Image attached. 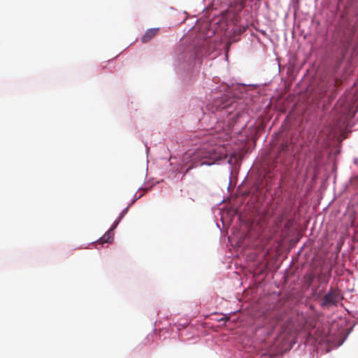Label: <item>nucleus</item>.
Segmentation results:
<instances>
[{
    "label": "nucleus",
    "mask_w": 358,
    "mask_h": 358,
    "mask_svg": "<svg viewBox=\"0 0 358 358\" xmlns=\"http://www.w3.org/2000/svg\"><path fill=\"white\" fill-rule=\"evenodd\" d=\"M208 108L212 113L220 110L223 116L226 115L229 129H232L244 115L243 105L229 94L215 98Z\"/></svg>",
    "instance_id": "nucleus-1"
},
{
    "label": "nucleus",
    "mask_w": 358,
    "mask_h": 358,
    "mask_svg": "<svg viewBox=\"0 0 358 358\" xmlns=\"http://www.w3.org/2000/svg\"><path fill=\"white\" fill-rule=\"evenodd\" d=\"M227 154L221 147H208L206 149L197 150L193 157V165L189 167L187 172L194 167L202 165H212L215 162L225 159Z\"/></svg>",
    "instance_id": "nucleus-2"
},
{
    "label": "nucleus",
    "mask_w": 358,
    "mask_h": 358,
    "mask_svg": "<svg viewBox=\"0 0 358 358\" xmlns=\"http://www.w3.org/2000/svg\"><path fill=\"white\" fill-rule=\"evenodd\" d=\"M341 299L340 291L331 288L329 291L324 296L321 302L322 307H330L336 306L339 301Z\"/></svg>",
    "instance_id": "nucleus-3"
},
{
    "label": "nucleus",
    "mask_w": 358,
    "mask_h": 358,
    "mask_svg": "<svg viewBox=\"0 0 358 358\" xmlns=\"http://www.w3.org/2000/svg\"><path fill=\"white\" fill-rule=\"evenodd\" d=\"M118 224V222H115L112 227L98 241V243L100 244H103L104 243H111L113 238L112 231L117 227Z\"/></svg>",
    "instance_id": "nucleus-4"
},
{
    "label": "nucleus",
    "mask_w": 358,
    "mask_h": 358,
    "mask_svg": "<svg viewBox=\"0 0 358 358\" xmlns=\"http://www.w3.org/2000/svg\"><path fill=\"white\" fill-rule=\"evenodd\" d=\"M159 32L158 28L149 29L146 31L145 34L141 38V41L143 43H147L150 41Z\"/></svg>",
    "instance_id": "nucleus-5"
},
{
    "label": "nucleus",
    "mask_w": 358,
    "mask_h": 358,
    "mask_svg": "<svg viewBox=\"0 0 358 358\" xmlns=\"http://www.w3.org/2000/svg\"><path fill=\"white\" fill-rule=\"evenodd\" d=\"M127 208H125L124 210L122 211V213L120 214L118 220L117 221V222H118V223L123 218V217L127 213Z\"/></svg>",
    "instance_id": "nucleus-6"
},
{
    "label": "nucleus",
    "mask_w": 358,
    "mask_h": 358,
    "mask_svg": "<svg viewBox=\"0 0 358 358\" xmlns=\"http://www.w3.org/2000/svg\"><path fill=\"white\" fill-rule=\"evenodd\" d=\"M287 148V144H282L280 148V150H282V151L285 150Z\"/></svg>",
    "instance_id": "nucleus-7"
},
{
    "label": "nucleus",
    "mask_w": 358,
    "mask_h": 358,
    "mask_svg": "<svg viewBox=\"0 0 358 358\" xmlns=\"http://www.w3.org/2000/svg\"><path fill=\"white\" fill-rule=\"evenodd\" d=\"M313 280V276H311V275L308 276V281L309 285H310L312 283Z\"/></svg>",
    "instance_id": "nucleus-8"
}]
</instances>
